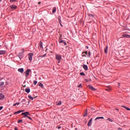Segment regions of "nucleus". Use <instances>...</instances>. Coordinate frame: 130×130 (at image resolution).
Wrapping results in <instances>:
<instances>
[{
    "label": "nucleus",
    "mask_w": 130,
    "mask_h": 130,
    "mask_svg": "<svg viewBox=\"0 0 130 130\" xmlns=\"http://www.w3.org/2000/svg\"><path fill=\"white\" fill-rule=\"evenodd\" d=\"M38 4L40 5V4H41V2H39V3H38Z\"/></svg>",
    "instance_id": "de8ad7c7"
},
{
    "label": "nucleus",
    "mask_w": 130,
    "mask_h": 130,
    "mask_svg": "<svg viewBox=\"0 0 130 130\" xmlns=\"http://www.w3.org/2000/svg\"><path fill=\"white\" fill-rule=\"evenodd\" d=\"M21 51H22V52H21V53H24V49H22L21 50Z\"/></svg>",
    "instance_id": "4c0bfd02"
},
{
    "label": "nucleus",
    "mask_w": 130,
    "mask_h": 130,
    "mask_svg": "<svg viewBox=\"0 0 130 130\" xmlns=\"http://www.w3.org/2000/svg\"><path fill=\"white\" fill-rule=\"evenodd\" d=\"M59 44H63L64 46H67V43L63 40L59 41Z\"/></svg>",
    "instance_id": "9d476101"
},
{
    "label": "nucleus",
    "mask_w": 130,
    "mask_h": 130,
    "mask_svg": "<svg viewBox=\"0 0 130 130\" xmlns=\"http://www.w3.org/2000/svg\"><path fill=\"white\" fill-rule=\"evenodd\" d=\"M121 107H123L125 109V110H127L128 111H130V108H127L125 106H121Z\"/></svg>",
    "instance_id": "f3484780"
},
{
    "label": "nucleus",
    "mask_w": 130,
    "mask_h": 130,
    "mask_svg": "<svg viewBox=\"0 0 130 130\" xmlns=\"http://www.w3.org/2000/svg\"><path fill=\"white\" fill-rule=\"evenodd\" d=\"M15 130H18V128L17 127H15Z\"/></svg>",
    "instance_id": "49530a36"
},
{
    "label": "nucleus",
    "mask_w": 130,
    "mask_h": 130,
    "mask_svg": "<svg viewBox=\"0 0 130 130\" xmlns=\"http://www.w3.org/2000/svg\"><path fill=\"white\" fill-rule=\"evenodd\" d=\"M60 20H59V22L60 23Z\"/></svg>",
    "instance_id": "864d4df0"
},
{
    "label": "nucleus",
    "mask_w": 130,
    "mask_h": 130,
    "mask_svg": "<svg viewBox=\"0 0 130 130\" xmlns=\"http://www.w3.org/2000/svg\"><path fill=\"white\" fill-rule=\"evenodd\" d=\"M93 120V118H91L90 120L88 121V123H87V126H91V125L92 124V120Z\"/></svg>",
    "instance_id": "6e6552de"
},
{
    "label": "nucleus",
    "mask_w": 130,
    "mask_h": 130,
    "mask_svg": "<svg viewBox=\"0 0 130 130\" xmlns=\"http://www.w3.org/2000/svg\"><path fill=\"white\" fill-rule=\"evenodd\" d=\"M60 25H61V26H62V24H61V23H60Z\"/></svg>",
    "instance_id": "8fccbe9b"
},
{
    "label": "nucleus",
    "mask_w": 130,
    "mask_h": 130,
    "mask_svg": "<svg viewBox=\"0 0 130 130\" xmlns=\"http://www.w3.org/2000/svg\"><path fill=\"white\" fill-rule=\"evenodd\" d=\"M90 16L92 17H94V15H93L92 14H91Z\"/></svg>",
    "instance_id": "37998d69"
},
{
    "label": "nucleus",
    "mask_w": 130,
    "mask_h": 130,
    "mask_svg": "<svg viewBox=\"0 0 130 130\" xmlns=\"http://www.w3.org/2000/svg\"><path fill=\"white\" fill-rule=\"evenodd\" d=\"M39 86L42 88L43 87V84H42V83H39Z\"/></svg>",
    "instance_id": "b1692460"
},
{
    "label": "nucleus",
    "mask_w": 130,
    "mask_h": 130,
    "mask_svg": "<svg viewBox=\"0 0 130 130\" xmlns=\"http://www.w3.org/2000/svg\"><path fill=\"white\" fill-rule=\"evenodd\" d=\"M34 55V54L32 53H30L28 54V58L30 61H31L32 60V56Z\"/></svg>",
    "instance_id": "7ed1b4c3"
},
{
    "label": "nucleus",
    "mask_w": 130,
    "mask_h": 130,
    "mask_svg": "<svg viewBox=\"0 0 130 130\" xmlns=\"http://www.w3.org/2000/svg\"><path fill=\"white\" fill-rule=\"evenodd\" d=\"M24 110H18L17 111V112L14 113V114H19L22 112H24Z\"/></svg>",
    "instance_id": "ddd939ff"
},
{
    "label": "nucleus",
    "mask_w": 130,
    "mask_h": 130,
    "mask_svg": "<svg viewBox=\"0 0 130 130\" xmlns=\"http://www.w3.org/2000/svg\"><path fill=\"white\" fill-rule=\"evenodd\" d=\"M5 54V51L4 50H0V55Z\"/></svg>",
    "instance_id": "412c9836"
},
{
    "label": "nucleus",
    "mask_w": 130,
    "mask_h": 130,
    "mask_svg": "<svg viewBox=\"0 0 130 130\" xmlns=\"http://www.w3.org/2000/svg\"><path fill=\"white\" fill-rule=\"evenodd\" d=\"M22 121H23L22 120H19L17 121V123H20L22 122Z\"/></svg>",
    "instance_id": "7c9ffc66"
},
{
    "label": "nucleus",
    "mask_w": 130,
    "mask_h": 130,
    "mask_svg": "<svg viewBox=\"0 0 130 130\" xmlns=\"http://www.w3.org/2000/svg\"><path fill=\"white\" fill-rule=\"evenodd\" d=\"M87 87H88V88H89V89H90L92 91H94L96 90L95 88H94L92 86H90V85H88Z\"/></svg>",
    "instance_id": "0eeeda50"
},
{
    "label": "nucleus",
    "mask_w": 130,
    "mask_h": 130,
    "mask_svg": "<svg viewBox=\"0 0 130 130\" xmlns=\"http://www.w3.org/2000/svg\"><path fill=\"white\" fill-rule=\"evenodd\" d=\"M23 54H24V53H23V52H20V53H18V57L19 58V59L20 60L23 58Z\"/></svg>",
    "instance_id": "423d86ee"
},
{
    "label": "nucleus",
    "mask_w": 130,
    "mask_h": 130,
    "mask_svg": "<svg viewBox=\"0 0 130 130\" xmlns=\"http://www.w3.org/2000/svg\"><path fill=\"white\" fill-rule=\"evenodd\" d=\"M82 87V86L81 84H79V86H78V87Z\"/></svg>",
    "instance_id": "ea45409f"
},
{
    "label": "nucleus",
    "mask_w": 130,
    "mask_h": 130,
    "mask_svg": "<svg viewBox=\"0 0 130 130\" xmlns=\"http://www.w3.org/2000/svg\"><path fill=\"white\" fill-rule=\"evenodd\" d=\"M82 67H83L84 70L87 71V66L86 64H83L82 66Z\"/></svg>",
    "instance_id": "a211bd4d"
},
{
    "label": "nucleus",
    "mask_w": 130,
    "mask_h": 130,
    "mask_svg": "<svg viewBox=\"0 0 130 130\" xmlns=\"http://www.w3.org/2000/svg\"><path fill=\"white\" fill-rule=\"evenodd\" d=\"M30 72H31V70L30 69H27L25 71V72H24V74H25V77H27L29 76Z\"/></svg>",
    "instance_id": "20e7f679"
},
{
    "label": "nucleus",
    "mask_w": 130,
    "mask_h": 130,
    "mask_svg": "<svg viewBox=\"0 0 130 130\" xmlns=\"http://www.w3.org/2000/svg\"><path fill=\"white\" fill-rule=\"evenodd\" d=\"M116 110L118 111V109H116Z\"/></svg>",
    "instance_id": "09e8293b"
},
{
    "label": "nucleus",
    "mask_w": 130,
    "mask_h": 130,
    "mask_svg": "<svg viewBox=\"0 0 130 130\" xmlns=\"http://www.w3.org/2000/svg\"><path fill=\"white\" fill-rule=\"evenodd\" d=\"M104 117H97L95 119H94V120H98L99 119H104Z\"/></svg>",
    "instance_id": "2eb2a0df"
},
{
    "label": "nucleus",
    "mask_w": 130,
    "mask_h": 130,
    "mask_svg": "<svg viewBox=\"0 0 130 130\" xmlns=\"http://www.w3.org/2000/svg\"><path fill=\"white\" fill-rule=\"evenodd\" d=\"M56 7L53 8V10H52V13L54 14L55 13H56Z\"/></svg>",
    "instance_id": "dca6fc26"
},
{
    "label": "nucleus",
    "mask_w": 130,
    "mask_h": 130,
    "mask_svg": "<svg viewBox=\"0 0 130 130\" xmlns=\"http://www.w3.org/2000/svg\"><path fill=\"white\" fill-rule=\"evenodd\" d=\"M4 95L2 93H0V100H4Z\"/></svg>",
    "instance_id": "6ab92c4d"
},
{
    "label": "nucleus",
    "mask_w": 130,
    "mask_h": 130,
    "mask_svg": "<svg viewBox=\"0 0 130 130\" xmlns=\"http://www.w3.org/2000/svg\"><path fill=\"white\" fill-rule=\"evenodd\" d=\"M105 90L107 91H111V88L110 87V86L108 87V88L105 89Z\"/></svg>",
    "instance_id": "4be33fe9"
},
{
    "label": "nucleus",
    "mask_w": 130,
    "mask_h": 130,
    "mask_svg": "<svg viewBox=\"0 0 130 130\" xmlns=\"http://www.w3.org/2000/svg\"><path fill=\"white\" fill-rule=\"evenodd\" d=\"M57 128H58V129H59L60 128H61V127H60V126H58V127H57Z\"/></svg>",
    "instance_id": "a18cd8bd"
},
{
    "label": "nucleus",
    "mask_w": 130,
    "mask_h": 130,
    "mask_svg": "<svg viewBox=\"0 0 130 130\" xmlns=\"http://www.w3.org/2000/svg\"><path fill=\"white\" fill-rule=\"evenodd\" d=\"M87 116V110H86V112L85 113V114H84L83 116L84 117H86Z\"/></svg>",
    "instance_id": "393cba45"
},
{
    "label": "nucleus",
    "mask_w": 130,
    "mask_h": 130,
    "mask_svg": "<svg viewBox=\"0 0 130 130\" xmlns=\"http://www.w3.org/2000/svg\"><path fill=\"white\" fill-rule=\"evenodd\" d=\"M16 2V0H10V2Z\"/></svg>",
    "instance_id": "a19ab883"
},
{
    "label": "nucleus",
    "mask_w": 130,
    "mask_h": 130,
    "mask_svg": "<svg viewBox=\"0 0 130 130\" xmlns=\"http://www.w3.org/2000/svg\"><path fill=\"white\" fill-rule=\"evenodd\" d=\"M85 81H86V82H88V80H87V79H85Z\"/></svg>",
    "instance_id": "79ce46f5"
},
{
    "label": "nucleus",
    "mask_w": 130,
    "mask_h": 130,
    "mask_svg": "<svg viewBox=\"0 0 130 130\" xmlns=\"http://www.w3.org/2000/svg\"><path fill=\"white\" fill-rule=\"evenodd\" d=\"M104 53H105V54L108 53V46H106V47L104 48Z\"/></svg>",
    "instance_id": "9b49d317"
},
{
    "label": "nucleus",
    "mask_w": 130,
    "mask_h": 130,
    "mask_svg": "<svg viewBox=\"0 0 130 130\" xmlns=\"http://www.w3.org/2000/svg\"><path fill=\"white\" fill-rule=\"evenodd\" d=\"M45 56H46V54H45L44 55H43L42 56H39V58L45 57Z\"/></svg>",
    "instance_id": "a878e982"
},
{
    "label": "nucleus",
    "mask_w": 130,
    "mask_h": 130,
    "mask_svg": "<svg viewBox=\"0 0 130 130\" xmlns=\"http://www.w3.org/2000/svg\"><path fill=\"white\" fill-rule=\"evenodd\" d=\"M10 8L13 10H16V9H17V7L16 5H12L10 6Z\"/></svg>",
    "instance_id": "1a4fd4ad"
},
{
    "label": "nucleus",
    "mask_w": 130,
    "mask_h": 130,
    "mask_svg": "<svg viewBox=\"0 0 130 130\" xmlns=\"http://www.w3.org/2000/svg\"><path fill=\"white\" fill-rule=\"evenodd\" d=\"M25 100H22V103H23V104H25Z\"/></svg>",
    "instance_id": "72a5a7b5"
},
{
    "label": "nucleus",
    "mask_w": 130,
    "mask_h": 130,
    "mask_svg": "<svg viewBox=\"0 0 130 130\" xmlns=\"http://www.w3.org/2000/svg\"><path fill=\"white\" fill-rule=\"evenodd\" d=\"M118 130H122L121 128H118Z\"/></svg>",
    "instance_id": "c03bdc74"
},
{
    "label": "nucleus",
    "mask_w": 130,
    "mask_h": 130,
    "mask_svg": "<svg viewBox=\"0 0 130 130\" xmlns=\"http://www.w3.org/2000/svg\"><path fill=\"white\" fill-rule=\"evenodd\" d=\"M2 2V0H0V3Z\"/></svg>",
    "instance_id": "603ef678"
},
{
    "label": "nucleus",
    "mask_w": 130,
    "mask_h": 130,
    "mask_svg": "<svg viewBox=\"0 0 130 130\" xmlns=\"http://www.w3.org/2000/svg\"><path fill=\"white\" fill-rule=\"evenodd\" d=\"M62 57L60 55H55V59L58 60V63H60V61H61Z\"/></svg>",
    "instance_id": "f03ea898"
},
{
    "label": "nucleus",
    "mask_w": 130,
    "mask_h": 130,
    "mask_svg": "<svg viewBox=\"0 0 130 130\" xmlns=\"http://www.w3.org/2000/svg\"><path fill=\"white\" fill-rule=\"evenodd\" d=\"M4 82H0V86H4Z\"/></svg>",
    "instance_id": "c85d7f7f"
},
{
    "label": "nucleus",
    "mask_w": 130,
    "mask_h": 130,
    "mask_svg": "<svg viewBox=\"0 0 130 130\" xmlns=\"http://www.w3.org/2000/svg\"><path fill=\"white\" fill-rule=\"evenodd\" d=\"M21 115H24V117H27L28 116H30V113H29V112H25L24 113H22V114H21Z\"/></svg>",
    "instance_id": "39448f33"
},
{
    "label": "nucleus",
    "mask_w": 130,
    "mask_h": 130,
    "mask_svg": "<svg viewBox=\"0 0 130 130\" xmlns=\"http://www.w3.org/2000/svg\"><path fill=\"white\" fill-rule=\"evenodd\" d=\"M24 91H25L26 93H28L30 92V89L29 88H26L25 90H24Z\"/></svg>",
    "instance_id": "aec40b11"
},
{
    "label": "nucleus",
    "mask_w": 130,
    "mask_h": 130,
    "mask_svg": "<svg viewBox=\"0 0 130 130\" xmlns=\"http://www.w3.org/2000/svg\"><path fill=\"white\" fill-rule=\"evenodd\" d=\"M118 86H119V85H119V83H118Z\"/></svg>",
    "instance_id": "3c124183"
},
{
    "label": "nucleus",
    "mask_w": 130,
    "mask_h": 130,
    "mask_svg": "<svg viewBox=\"0 0 130 130\" xmlns=\"http://www.w3.org/2000/svg\"><path fill=\"white\" fill-rule=\"evenodd\" d=\"M23 118H28V119H29L30 120H32V118H31V117H29L28 116H27V117L24 116V117H23Z\"/></svg>",
    "instance_id": "bb28decb"
},
{
    "label": "nucleus",
    "mask_w": 130,
    "mask_h": 130,
    "mask_svg": "<svg viewBox=\"0 0 130 130\" xmlns=\"http://www.w3.org/2000/svg\"><path fill=\"white\" fill-rule=\"evenodd\" d=\"M18 106V105H19V103H16V104H14V106Z\"/></svg>",
    "instance_id": "2f4dec72"
},
{
    "label": "nucleus",
    "mask_w": 130,
    "mask_h": 130,
    "mask_svg": "<svg viewBox=\"0 0 130 130\" xmlns=\"http://www.w3.org/2000/svg\"><path fill=\"white\" fill-rule=\"evenodd\" d=\"M37 84V81H34V84H35V85H36Z\"/></svg>",
    "instance_id": "f704fd0d"
},
{
    "label": "nucleus",
    "mask_w": 130,
    "mask_h": 130,
    "mask_svg": "<svg viewBox=\"0 0 130 130\" xmlns=\"http://www.w3.org/2000/svg\"><path fill=\"white\" fill-rule=\"evenodd\" d=\"M28 98H29V99H30V100L32 101V100H34V99L35 98H32L31 95H29V96H28Z\"/></svg>",
    "instance_id": "5701e85b"
},
{
    "label": "nucleus",
    "mask_w": 130,
    "mask_h": 130,
    "mask_svg": "<svg viewBox=\"0 0 130 130\" xmlns=\"http://www.w3.org/2000/svg\"><path fill=\"white\" fill-rule=\"evenodd\" d=\"M40 47L42 48V42H41V43H40Z\"/></svg>",
    "instance_id": "c9c22d12"
},
{
    "label": "nucleus",
    "mask_w": 130,
    "mask_h": 130,
    "mask_svg": "<svg viewBox=\"0 0 130 130\" xmlns=\"http://www.w3.org/2000/svg\"><path fill=\"white\" fill-rule=\"evenodd\" d=\"M122 36L125 38H130V35H127V34H124L122 35Z\"/></svg>",
    "instance_id": "f8f14e48"
},
{
    "label": "nucleus",
    "mask_w": 130,
    "mask_h": 130,
    "mask_svg": "<svg viewBox=\"0 0 130 130\" xmlns=\"http://www.w3.org/2000/svg\"><path fill=\"white\" fill-rule=\"evenodd\" d=\"M3 108H4V107L1 106V107H0V111L2 110H3Z\"/></svg>",
    "instance_id": "58836bf2"
},
{
    "label": "nucleus",
    "mask_w": 130,
    "mask_h": 130,
    "mask_svg": "<svg viewBox=\"0 0 130 130\" xmlns=\"http://www.w3.org/2000/svg\"><path fill=\"white\" fill-rule=\"evenodd\" d=\"M91 55V52L90 51L87 52H84L82 53V57H90Z\"/></svg>",
    "instance_id": "f257e3e1"
},
{
    "label": "nucleus",
    "mask_w": 130,
    "mask_h": 130,
    "mask_svg": "<svg viewBox=\"0 0 130 130\" xmlns=\"http://www.w3.org/2000/svg\"><path fill=\"white\" fill-rule=\"evenodd\" d=\"M79 75H80V76H85V74L83 72L79 73Z\"/></svg>",
    "instance_id": "cd10ccee"
},
{
    "label": "nucleus",
    "mask_w": 130,
    "mask_h": 130,
    "mask_svg": "<svg viewBox=\"0 0 130 130\" xmlns=\"http://www.w3.org/2000/svg\"><path fill=\"white\" fill-rule=\"evenodd\" d=\"M86 48H88V47H86Z\"/></svg>",
    "instance_id": "5fc2aeb1"
},
{
    "label": "nucleus",
    "mask_w": 130,
    "mask_h": 130,
    "mask_svg": "<svg viewBox=\"0 0 130 130\" xmlns=\"http://www.w3.org/2000/svg\"><path fill=\"white\" fill-rule=\"evenodd\" d=\"M75 129H76V130H77V128H75Z\"/></svg>",
    "instance_id": "6e6d98bb"
},
{
    "label": "nucleus",
    "mask_w": 130,
    "mask_h": 130,
    "mask_svg": "<svg viewBox=\"0 0 130 130\" xmlns=\"http://www.w3.org/2000/svg\"><path fill=\"white\" fill-rule=\"evenodd\" d=\"M17 71L21 73H23L24 72V69L23 68L18 69Z\"/></svg>",
    "instance_id": "4468645a"
},
{
    "label": "nucleus",
    "mask_w": 130,
    "mask_h": 130,
    "mask_svg": "<svg viewBox=\"0 0 130 130\" xmlns=\"http://www.w3.org/2000/svg\"><path fill=\"white\" fill-rule=\"evenodd\" d=\"M62 102L61 101H59L58 103L56 104V105H61Z\"/></svg>",
    "instance_id": "c756f323"
},
{
    "label": "nucleus",
    "mask_w": 130,
    "mask_h": 130,
    "mask_svg": "<svg viewBox=\"0 0 130 130\" xmlns=\"http://www.w3.org/2000/svg\"><path fill=\"white\" fill-rule=\"evenodd\" d=\"M61 38H62V35H60L59 37V40H61Z\"/></svg>",
    "instance_id": "e433bc0d"
},
{
    "label": "nucleus",
    "mask_w": 130,
    "mask_h": 130,
    "mask_svg": "<svg viewBox=\"0 0 130 130\" xmlns=\"http://www.w3.org/2000/svg\"><path fill=\"white\" fill-rule=\"evenodd\" d=\"M107 120L109 121H110V122H113L112 120H111V118H108V119H107Z\"/></svg>",
    "instance_id": "473e14b6"
}]
</instances>
